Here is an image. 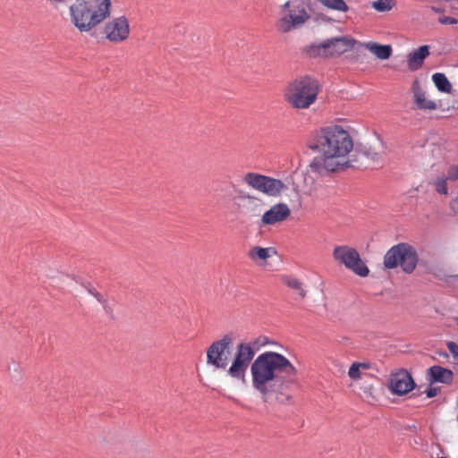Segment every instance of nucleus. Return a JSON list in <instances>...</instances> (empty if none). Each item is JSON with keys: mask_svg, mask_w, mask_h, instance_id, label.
<instances>
[{"mask_svg": "<svg viewBox=\"0 0 458 458\" xmlns=\"http://www.w3.org/2000/svg\"><path fill=\"white\" fill-rule=\"evenodd\" d=\"M252 387L264 402L275 396L280 403L289 402L291 387L297 384L298 370L283 354L265 352L250 363Z\"/></svg>", "mask_w": 458, "mask_h": 458, "instance_id": "nucleus-1", "label": "nucleus"}, {"mask_svg": "<svg viewBox=\"0 0 458 458\" xmlns=\"http://www.w3.org/2000/svg\"><path fill=\"white\" fill-rule=\"evenodd\" d=\"M308 147L318 154L310 163V170L325 174L347 167L346 157L353 148V140L343 126L331 124L315 131Z\"/></svg>", "mask_w": 458, "mask_h": 458, "instance_id": "nucleus-2", "label": "nucleus"}, {"mask_svg": "<svg viewBox=\"0 0 458 458\" xmlns=\"http://www.w3.org/2000/svg\"><path fill=\"white\" fill-rule=\"evenodd\" d=\"M111 0H74L68 8L72 25L81 33H89L111 14Z\"/></svg>", "mask_w": 458, "mask_h": 458, "instance_id": "nucleus-3", "label": "nucleus"}, {"mask_svg": "<svg viewBox=\"0 0 458 458\" xmlns=\"http://www.w3.org/2000/svg\"><path fill=\"white\" fill-rule=\"evenodd\" d=\"M319 86L310 76L298 77L285 86L284 99L294 109H308L318 98Z\"/></svg>", "mask_w": 458, "mask_h": 458, "instance_id": "nucleus-4", "label": "nucleus"}, {"mask_svg": "<svg viewBox=\"0 0 458 458\" xmlns=\"http://www.w3.org/2000/svg\"><path fill=\"white\" fill-rule=\"evenodd\" d=\"M268 344L269 340L265 335H260L248 343L238 344L232 363L227 369V375L234 380L244 382L247 369L256 352Z\"/></svg>", "mask_w": 458, "mask_h": 458, "instance_id": "nucleus-5", "label": "nucleus"}, {"mask_svg": "<svg viewBox=\"0 0 458 458\" xmlns=\"http://www.w3.org/2000/svg\"><path fill=\"white\" fill-rule=\"evenodd\" d=\"M311 15L304 1L290 0L281 5L276 28L282 33L301 29L310 21Z\"/></svg>", "mask_w": 458, "mask_h": 458, "instance_id": "nucleus-6", "label": "nucleus"}, {"mask_svg": "<svg viewBox=\"0 0 458 458\" xmlns=\"http://www.w3.org/2000/svg\"><path fill=\"white\" fill-rule=\"evenodd\" d=\"M418 263V255L413 247L407 243H399L389 249L384 257L386 268L400 267L404 273L411 274Z\"/></svg>", "mask_w": 458, "mask_h": 458, "instance_id": "nucleus-7", "label": "nucleus"}, {"mask_svg": "<svg viewBox=\"0 0 458 458\" xmlns=\"http://www.w3.org/2000/svg\"><path fill=\"white\" fill-rule=\"evenodd\" d=\"M243 182L250 188L269 197H278L287 190L283 181L253 172L247 173Z\"/></svg>", "mask_w": 458, "mask_h": 458, "instance_id": "nucleus-8", "label": "nucleus"}, {"mask_svg": "<svg viewBox=\"0 0 458 458\" xmlns=\"http://www.w3.org/2000/svg\"><path fill=\"white\" fill-rule=\"evenodd\" d=\"M232 345L233 338L229 335H225L221 339L213 342L207 350V364L215 369L227 371Z\"/></svg>", "mask_w": 458, "mask_h": 458, "instance_id": "nucleus-9", "label": "nucleus"}, {"mask_svg": "<svg viewBox=\"0 0 458 458\" xmlns=\"http://www.w3.org/2000/svg\"><path fill=\"white\" fill-rule=\"evenodd\" d=\"M333 258L337 263L344 265L359 276L366 277L369 274V267L361 260L360 253L354 248L348 245L335 246L333 250Z\"/></svg>", "mask_w": 458, "mask_h": 458, "instance_id": "nucleus-10", "label": "nucleus"}, {"mask_svg": "<svg viewBox=\"0 0 458 458\" xmlns=\"http://www.w3.org/2000/svg\"><path fill=\"white\" fill-rule=\"evenodd\" d=\"M103 33L105 38L111 43L119 44L125 42L131 35L129 19L125 15L109 19L104 25Z\"/></svg>", "mask_w": 458, "mask_h": 458, "instance_id": "nucleus-11", "label": "nucleus"}, {"mask_svg": "<svg viewBox=\"0 0 458 458\" xmlns=\"http://www.w3.org/2000/svg\"><path fill=\"white\" fill-rule=\"evenodd\" d=\"M354 45L355 40L352 38L344 36L327 39L321 43L319 47L326 55L338 56L351 50Z\"/></svg>", "mask_w": 458, "mask_h": 458, "instance_id": "nucleus-12", "label": "nucleus"}, {"mask_svg": "<svg viewBox=\"0 0 458 458\" xmlns=\"http://www.w3.org/2000/svg\"><path fill=\"white\" fill-rule=\"evenodd\" d=\"M415 383L405 369L392 373L389 379V389L396 394L402 395L414 388Z\"/></svg>", "mask_w": 458, "mask_h": 458, "instance_id": "nucleus-13", "label": "nucleus"}, {"mask_svg": "<svg viewBox=\"0 0 458 458\" xmlns=\"http://www.w3.org/2000/svg\"><path fill=\"white\" fill-rule=\"evenodd\" d=\"M291 216V209L285 203H277L273 205L261 216V225H275L284 222Z\"/></svg>", "mask_w": 458, "mask_h": 458, "instance_id": "nucleus-14", "label": "nucleus"}, {"mask_svg": "<svg viewBox=\"0 0 458 458\" xmlns=\"http://www.w3.org/2000/svg\"><path fill=\"white\" fill-rule=\"evenodd\" d=\"M276 254V250L273 247L253 246L248 251L249 259L259 265L266 264L267 259Z\"/></svg>", "mask_w": 458, "mask_h": 458, "instance_id": "nucleus-15", "label": "nucleus"}, {"mask_svg": "<svg viewBox=\"0 0 458 458\" xmlns=\"http://www.w3.org/2000/svg\"><path fill=\"white\" fill-rule=\"evenodd\" d=\"M428 55L429 47L427 45L421 46L418 49L411 51L407 56L409 69L411 71H416L420 69Z\"/></svg>", "mask_w": 458, "mask_h": 458, "instance_id": "nucleus-16", "label": "nucleus"}, {"mask_svg": "<svg viewBox=\"0 0 458 458\" xmlns=\"http://www.w3.org/2000/svg\"><path fill=\"white\" fill-rule=\"evenodd\" d=\"M414 103L417 107L423 110H436L437 106L433 101L427 98L426 93L420 89L419 82L413 84Z\"/></svg>", "mask_w": 458, "mask_h": 458, "instance_id": "nucleus-17", "label": "nucleus"}, {"mask_svg": "<svg viewBox=\"0 0 458 458\" xmlns=\"http://www.w3.org/2000/svg\"><path fill=\"white\" fill-rule=\"evenodd\" d=\"M240 199L242 201V204H239V207H242V210L245 213L250 214L254 216H256L259 214L260 206L262 204V201L260 199H259L255 196H252V195L245 194V195L241 196Z\"/></svg>", "mask_w": 458, "mask_h": 458, "instance_id": "nucleus-18", "label": "nucleus"}, {"mask_svg": "<svg viewBox=\"0 0 458 458\" xmlns=\"http://www.w3.org/2000/svg\"><path fill=\"white\" fill-rule=\"evenodd\" d=\"M428 373L430 380L444 384H450L453 381L454 374L448 369L440 366H433L429 368Z\"/></svg>", "mask_w": 458, "mask_h": 458, "instance_id": "nucleus-19", "label": "nucleus"}, {"mask_svg": "<svg viewBox=\"0 0 458 458\" xmlns=\"http://www.w3.org/2000/svg\"><path fill=\"white\" fill-rule=\"evenodd\" d=\"M282 284L294 291L301 299L307 296V291L304 288L303 283L297 277L290 275H283L280 277Z\"/></svg>", "mask_w": 458, "mask_h": 458, "instance_id": "nucleus-20", "label": "nucleus"}, {"mask_svg": "<svg viewBox=\"0 0 458 458\" xmlns=\"http://www.w3.org/2000/svg\"><path fill=\"white\" fill-rule=\"evenodd\" d=\"M364 47L381 60L388 59L393 52L390 45H380L376 42H368L364 44Z\"/></svg>", "mask_w": 458, "mask_h": 458, "instance_id": "nucleus-21", "label": "nucleus"}, {"mask_svg": "<svg viewBox=\"0 0 458 458\" xmlns=\"http://www.w3.org/2000/svg\"><path fill=\"white\" fill-rule=\"evenodd\" d=\"M371 363L369 362H353L348 370V376L352 380H359L362 377V371L369 369Z\"/></svg>", "mask_w": 458, "mask_h": 458, "instance_id": "nucleus-22", "label": "nucleus"}, {"mask_svg": "<svg viewBox=\"0 0 458 458\" xmlns=\"http://www.w3.org/2000/svg\"><path fill=\"white\" fill-rule=\"evenodd\" d=\"M432 81L439 91L444 93H451L452 84L444 73L437 72L433 74Z\"/></svg>", "mask_w": 458, "mask_h": 458, "instance_id": "nucleus-23", "label": "nucleus"}, {"mask_svg": "<svg viewBox=\"0 0 458 458\" xmlns=\"http://www.w3.org/2000/svg\"><path fill=\"white\" fill-rule=\"evenodd\" d=\"M317 1L319 2L324 7L330 9V10L342 12V13H346L349 10V6L347 5V4L345 3L344 0H317Z\"/></svg>", "mask_w": 458, "mask_h": 458, "instance_id": "nucleus-24", "label": "nucleus"}, {"mask_svg": "<svg viewBox=\"0 0 458 458\" xmlns=\"http://www.w3.org/2000/svg\"><path fill=\"white\" fill-rule=\"evenodd\" d=\"M396 5L395 0H377L371 3L374 10L379 13L391 11Z\"/></svg>", "mask_w": 458, "mask_h": 458, "instance_id": "nucleus-25", "label": "nucleus"}, {"mask_svg": "<svg viewBox=\"0 0 458 458\" xmlns=\"http://www.w3.org/2000/svg\"><path fill=\"white\" fill-rule=\"evenodd\" d=\"M448 179H446V177L445 178H438L436 180L435 182V188H436V191L438 192V193H441V194H447L448 192V189H447V185H446V181Z\"/></svg>", "mask_w": 458, "mask_h": 458, "instance_id": "nucleus-26", "label": "nucleus"}, {"mask_svg": "<svg viewBox=\"0 0 458 458\" xmlns=\"http://www.w3.org/2000/svg\"><path fill=\"white\" fill-rule=\"evenodd\" d=\"M88 293L93 296L99 303L104 304L106 302V299L105 296L100 293L95 287L89 286L87 288Z\"/></svg>", "mask_w": 458, "mask_h": 458, "instance_id": "nucleus-27", "label": "nucleus"}, {"mask_svg": "<svg viewBox=\"0 0 458 458\" xmlns=\"http://www.w3.org/2000/svg\"><path fill=\"white\" fill-rule=\"evenodd\" d=\"M445 177L449 181L458 180V165H453L449 166Z\"/></svg>", "mask_w": 458, "mask_h": 458, "instance_id": "nucleus-28", "label": "nucleus"}, {"mask_svg": "<svg viewBox=\"0 0 458 458\" xmlns=\"http://www.w3.org/2000/svg\"><path fill=\"white\" fill-rule=\"evenodd\" d=\"M448 351L452 353L455 360H458V344L454 342H448L446 344Z\"/></svg>", "mask_w": 458, "mask_h": 458, "instance_id": "nucleus-29", "label": "nucleus"}, {"mask_svg": "<svg viewBox=\"0 0 458 458\" xmlns=\"http://www.w3.org/2000/svg\"><path fill=\"white\" fill-rule=\"evenodd\" d=\"M438 21L441 23V24H449V25H454V24H456L458 21L454 17H450V16H443V17H440L438 19Z\"/></svg>", "mask_w": 458, "mask_h": 458, "instance_id": "nucleus-30", "label": "nucleus"}, {"mask_svg": "<svg viewBox=\"0 0 458 458\" xmlns=\"http://www.w3.org/2000/svg\"><path fill=\"white\" fill-rule=\"evenodd\" d=\"M363 393L368 398L374 399L375 398V388L373 386L369 385L363 387Z\"/></svg>", "mask_w": 458, "mask_h": 458, "instance_id": "nucleus-31", "label": "nucleus"}, {"mask_svg": "<svg viewBox=\"0 0 458 458\" xmlns=\"http://www.w3.org/2000/svg\"><path fill=\"white\" fill-rule=\"evenodd\" d=\"M450 208L455 214H458V197L450 202Z\"/></svg>", "mask_w": 458, "mask_h": 458, "instance_id": "nucleus-32", "label": "nucleus"}, {"mask_svg": "<svg viewBox=\"0 0 458 458\" xmlns=\"http://www.w3.org/2000/svg\"><path fill=\"white\" fill-rule=\"evenodd\" d=\"M426 394L428 398L434 397L437 394V388H428L426 390Z\"/></svg>", "mask_w": 458, "mask_h": 458, "instance_id": "nucleus-33", "label": "nucleus"}, {"mask_svg": "<svg viewBox=\"0 0 458 458\" xmlns=\"http://www.w3.org/2000/svg\"><path fill=\"white\" fill-rule=\"evenodd\" d=\"M50 5L56 6L64 4L67 0H46Z\"/></svg>", "mask_w": 458, "mask_h": 458, "instance_id": "nucleus-34", "label": "nucleus"}, {"mask_svg": "<svg viewBox=\"0 0 458 458\" xmlns=\"http://www.w3.org/2000/svg\"><path fill=\"white\" fill-rule=\"evenodd\" d=\"M432 10L436 13H440L441 10L439 8H437V7H432Z\"/></svg>", "mask_w": 458, "mask_h": 458, "instance_id": "nucleus-35", "label": "nucleus"}, {"mask_svg": "<svg viewBox=\"0 0 458 458\" xmlns=\"http://www.w3.org/2000/svg\"><path fill=\"white\" fill-rule=\"evenodd\" d=\"M373 159L375 160H378L379 159V157L377 155H376L375 157H372Z\"/></svg>", "mask_w": 458, "mask_h": 458, "instance_id": "nucleus-36", "label": "nucleus"}, {"mask_svg": "<svg viewBox=\"0 0 458 458\" xmlns=\"http://www.w3.org/2000/svg\"><path fill=\"white\" fill-rule=\"evenodd\" d=\"M456 323H457V325H458V318H456Z\"/></svg>", "mask_w": 458, "mask_h": 458, "instance_id": "nucleus-37", "label": "nucleus"}]
</instances>
